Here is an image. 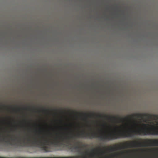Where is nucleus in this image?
Returning <instances> with one entry per match:
<instances>
[{"instance_id": "4", "label": "nucleus", "mask_w": 158, "mask_h": 158, "mask_svg": "<svg viewBox=\"0 0 158 158\" xmlns=\"http://www.w3.org/2000/svg\"><path fill=\"white\" fill-rule=\"evenodd\" d=\"M135 117L141 118L145 122L147 121H149V119L156 120H158V115L146 113H135L131 114L127 117H125L124 119H131V118H133Z\"/></svg>"}, {"instance_id": "9", "label": "nucleus", "mask_w": 158, "mask_h": 158, "mask_svg": "<svg viewBox=\"0 0 158 158\" xmlns=\"http://www.w3.org/2000/svg\"><path fill=\"white\" fill-rule=\"evenodd\" d=\"M49 110L46 109H44L42 110V111L43 112H48Z\"/></svg>"}, {"instance_id": "11", "label": "nucleus", "mask_w": 158, "mask_h": 158, "mask_svg": "<svg viewBox=\"0 0 158 158\" xmlns=\"http://www.w3.org/2000/svg\"><path fill=\"white\" fill-rule=\"evenodd\" d=\"M94 149H93V150H92V151H93V152H94Z\"/></svg>"}, {"instance_id": "14", "label": "nucleus", "mask_w": 158, "mask_h": 158, "mask_svg": "<svg viewBox=\"0 0 158 158\" xmlns=\"http://www.w3.org/2000/svg\"><path fill=\"white\" fill-rule=\"evenodd\" d=\"M141 150H142V151H144V150H143V149H142Z\"/></svg>"}, {"instance_id": "15", "label": "nucleus", "mask_w": 158, "mask_h": 158, "mask_svg": "<svg viewBox=\"0 0 158 158\" xmlns=\"http://www.w3.org/2000/svg\"><path fill=\"white\" fill-rule=\"evenodd\" d=\"M134 123H135V121H134Z\"/></svg>"}, {"instance_id": "16", "label": "nucleus", "mask_w": 158, "mask_h": 158, "mask_svg": "<svg viewBox=\"0 0 158 158\" xmlns=\"http://www.w3.org/2000/svg\"><path fill=\"white\" fill-rule=\"evenodd\" d=\"M153 151H155V150H153Z\"/></svg>"}, {"instance_id": "10", "label": "nucleus", "mask_w": 158, "mask_h": 158, "mask_svg": "<svg viewBox=\"0 0 158 158\" xmlns=\"http://www.w3.org/2000/svg\"><path fill=\"white\" fill-rule=\"evenodd\" d=\"M18 110H20V108H18Z\"/></svg>"}, {"instance_id": "7", "label": "nucleus", "mask_w": 158, "mask_h": 158, "mask_svg": "<svg viewBox=\"0 0 158 158\" xmlns=\"http://www.w3.org/2000/svg\"><path fill=\"white\" fill-rule=\"evenodd\" d=\"M82 114L84 115V116L85 117H86V116H88L89 118H92V117H93L95 115V114H94V113H92L91 114H89L85 113H82Z\"/></svg>"}, {"instance_id": "1", "label": "nucleus", "mask_w": 158, "mask_h": 158, "mask_svg": "<svg viewBox=\"0 0 158 158\" xmlns=\"http://www.w3.org/2000/svg\"><path fill=\"white\" fill-rule=\"evenodd\" d=\"M142 125L144 127L151 126V128H141L137 130H132L129 129V130L123 131L119 130L117 132L114 131L107 134L99 135L96 132H85L83 131L77 134V136L79 137L90 139L97 138L102 140L110 141L120 138L132 137L135 134L141 135H158V129L154 126H151L148 124L145 123H143Z\"/></svg>"}, {"instance_id": "2", "label": "nucleus", "mask_w": 158, "mask_h": 158, "mask_svg": "<svg viewBox=\"0 0 158 158\" xmlns=\"http://www.w3.org/2000/svg\"><path fill=\"white\" fill-rule=\"evenodd\" d=\"M64 134L66 135H58L57 134H56L55 136L50 139L46 138L44 136H39L37 139L34 137L27 136L23 138V143L24 144L25 143L28 144L31 143L34 146H36L48 152L49 149L48 146L53 145L59 146L64 145L65 144H70L71 141L75 139V135H71L69 133Z\"/></svg>"}, {"instance_id": "3", "label": "nucleus", "mask_w": 158, "mask_h": 158, "mask_svg": "<svg viewBox=\"0 0 158 158\" xmlns=\"http://www.w3.org/2000/svg\"><path fill=\"white\" fill-rule=\"evenodd\" d=\"M158 146V139H144L143 142L137 141H133L130 143L127 142L123 143L122 145H115L114 147H111L108 150L113 152L118 149L131 147H138L144 146Z\"/></svg>"}, {"instance_id": "6", "label": "nucleus", "mask_w": 158, "mask_h": 158, "mask_svg": "<svg viewBox=\"0 0 158 158\" xmlns=\"http://www.w3.org/2000/svg\"><path fill=\"white\" fill-rule=\"evenodd\" d=\"M97 117L99 118H108L109 119L112 120L113 119L114 120H117V119L123 122V118H121L119 117H116L115 116H109V117L106 115H105L104 116H102L101 114H99V115H97Z\"/></svg>"}, {"instance_id": "8", "label": "nucleus", "mask_w": 158, "mask_h": 158, "mask_svg": "<svg viewBox=\"0 0 158 158\" xmlns=\"http://www.w3.org/2000/svg\"><path fill=\"white\" fill-rule=\"evenodd\" d=\"M79 143L78 142H76L75 144V145L74 146V148L75 149H78L81 148L80 147L79 145Z\"/></svg>"}, {"instance_id": "13", "label": "nucleus", "mask_w": 158, "mask_h": 158, "mask_svg": "<svg viewBox=\"0 0 158 158\" xmlns=\"http://www.w3.org/2000/svg\"><path fill=\"white\" fill-rule=\"evenodd\" d=\"M13 110H15V108H13Z\"/></svg>"}, {"instance_id": "5", "label": "nucleus", "mask_w": 158, "mask_h": 158, "mask_svg": "<svg viewBox=\"0 0 158 158\" xmlns=\"http://www.w3.org/2000/svg\"><path fill=\"white\" fill-rule=\"evenodd\" d=\"M8 136L0 135V143L5 142L11 145H17V144L19 145H21L22 142L21 139L17 137H14L13 136H11L9 139Z\"/></svg>"}, {"instance_id": "12", "label": "nucleus", "mask_w": 158, "mask_h": 158, "mask_svg": "<svg viewBox=\"0 0 158 158\" xmlns=\"http://www.w3.org/2000/svg\"><path fill=\"white\" fill-rule=\"evenodd\" d=\"M99 150L101 151V149L100 148H99Z\"/></svg>"}]
</instances>
